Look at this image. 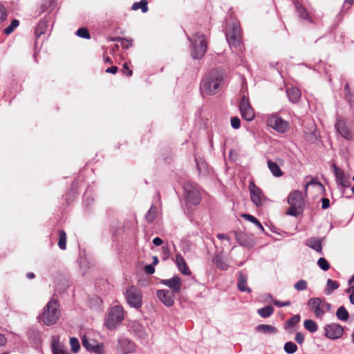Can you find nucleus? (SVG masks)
<instances>
[{
    "instance_id": "f257e3e1",
    "label": "nucleus",
    "mask_w": 354,
    "mask_h": 354,
    "mask_svg": "<svg viewBox=\"0 0 354 354\" xmlns=\"http://www.w3.org/2000/svg\"><path fill=\"white\" fill-rule=\"evenodd\" d=\"M225 75V71L223 68L212 69L203 78L201 82V93L208 95H213L218 93Z\"/></svg>"
},
{
    "instance_id": "f03ea898",
    "label": "nucleus",
    "mask_w": 354,
    "mask_h": 354,
    "mask_svg": "<svg viewBox=\"0 0 354 354\" xmlns=\"http://www.w3.org/2000/svg\"><path fill=\"white\" fill-rule=\"evenodd\" d=\"M226 40L232 50L240 48L242 44L241 28L236 21H232L227 26Z\"/></svg>"
},
{
    "instance_id": "7ed1b4c3",
    "label": "nucleus",
    "mask_w": 354,
    "mask_h": 354,
    "mask_svg": "<svg viewBox=\"0 0 354 354\" xmlns=\"http://www.w3.org/2000/svg\"><path fill=\"white\" fill-rule=\"evenodd\" d=\"M288 203L290 208L286 211V214L292 216H297L301 214L304 207L302 193L298 190L292 192L288 197Z\"/></svg>"
},
{
    "instance_id": "20e7f679",
    "label": "nucleus",
    "mask_w": 354,
    "mask_h": 354,
    "mask_svg": "<svg viewBox=\"0 0 354 354\" xmlns=\"http://www.w3.org/2000/svg\"><path fill=\"white\" fill-rule=\"evenodd\" d=\"M59 317V304L56 300H50L44 308L42 322L46 326H51L57 322Z\"/></svg>"
},
{
    "instance_id": "39448f33",
    "label": "nucleus",
    "mask_w": 354,
    "mask_h": 354,
    "mask_svg": "<svg viewBox=\"0 0 354 354\" xmlns=\"http://www.w3.org/2000/svg\"><path fill=\"white\" fill-rule=\"evenodd\" d=\"M192 45V56L194 59H201L207 50V41L204 34L196 32L194 40L188 37Z\"/></svg>"
},
{
    "instance_id": "423d86ee",
    "label": "nucleus",
    "mask_w": 354,
    "mask_h": 354,
    "mask_svg": "<svg viewBox=\"0 0 354 354\" xmlns=\"http://www.w3.org/2000/svg\"><path fill=\"white\" fill-rule=\"evenodd\" d=\"M123 319V308L120 306H115L110 310L105 324L109 330H115L122 324Z\"/></svg>"
},
{
    "instance_id": "0eeeda50",
    "label": "nucleus",
    "mask_w": 354,
    "mask_h": 354,
    "mask_svg": "<svg viewBox=\"0 0 354 354\" xmlns=\"http://www.w3.org/2000/svg\"><path fill=\"white\" fill-rule=\"evenodd\" d=\"M183 187L187 205H198L201 201V197L196 185L190 182H185Z\"/></svg>"
},
{
    "instance_id": "6e6552de",
    "label": "nucleus",
    "mask_w": 354,
    "mask_h": 354,
    "mask_svg": "<svg viewBox=\"0 0 354 354\" xmlns=\"http://www.w3.org/2000/svg\"><path fill=\"white\" fill-rule=\"evenodd\" d=\"M125 298L127 304L132 308L138 309L142 306V291L134 286H131L127 289Z\"/></svg>"
},
{
    "instance_id": "1a4fd4ad",
    "label": "nucleus",
    "mask_w": 354,
    "mask_h": 354,
    "mask_svg": "<svg viewBox=\"0 0 354 354\" xmlns=\"http://www.w3.org/2000/svg\"><path fill=\"white\" fill-rule=\"evenodd\" d=\"M267 125L278 133H286L290 129L289 122L277 114L270 115L266 120Z\"/></svg>"
},
{
    "instance_id": "9d476101",
    "label": "nucleus",
    "mask_w": 354,
    "mask_h": 354,
    "mask_svg": "<svg viewBox=\"0 0 354 354\" xmlns=\"http://www.w3.org/2000/svg\"><path fill=\"white\" fill-rule=\"evenodd\" d=\"M249 189L250 194V198L253 204L256 207L262 206L266 200V198L264 196L262 190L259 187H258L254 183V182L250 183Z\"/></svg>"
},
{
    "instance_id": "9b49d317",
    "label": "nucleus",
    "mask_w": 354,
    "mask_h": 354,
    "mask_svg": "<svg viewBox=\"0 0 354 354\" xmlns=\"http://www.w3.org/2000/svg\"><path fill=\"white\" fill-rule=\"evenodd\" d=\"M234 236L241 246L252 248L255 245L253 234H248L242 231H234Z\"/></svg>"
},
{
    "instance_id": "f8f14e48",
    "label": "nucleus",
    "mask_w": 354,
    "mask_h": 354,
    "mask_svg": "<svg viewBox=\"0 0 354 354\" xmlns=\"http://www.w3.org/2000/svg\"><path fill=\"white\" fill-rule=\"evenodd\" d=\"M334 173L335 176L336 182L342 190V194H344L346 188H348L351 185V182L349 176L345 174L344 171L340 168L337 167L335 165H333Z\"/></svg>"
},
{
    "instance_id": "ddd939ff",
    "label": "nucleus",
    "mask_w": 354,
    "mask_h": 354,
    "mask_svg": "<svg viewBox=\"0 0 354 354\" xmlns=\"http://www.w3.org/2000/svg\"><path fill=\"white\" fill-rule=\"evenodd\" d=\"M324 335L330 339H336L341 337L344 333L343 327L336 323L326 324L324 328Z\"/></svg>"
},
{
    "instance_id": "4468645a",
    "label": "nucleus",
    "mask_w": 354,
    "mask_h": 354,
    "mask_svg": "<svg viewBox=\"0 0 354 354\" xmlns=\"http://www.w3.org/2000/svg\"><path fill=\"white\" fill-rule=\"evenodd\" d=\"M239 109L242 118L247 121H252L254 118V112L250 104L249 100L245 95L242 97L239 104Z\"/></svg>"
},
{
    "instance_id": "2eb2a0df",
    "label": "nucleus",
    "mask_w": 354,
    "mask_h": 354,
    "mask_svg": "<svg viewBox=\"0 0 354 354\" xmlns=\"http://www.w3.org/2000/svg\"><path fill=\"white\" fill-rule=\"evenodd\" d=\"M307 305L312 312L314 313L315 317L322 319L325 314V310L322 309V299L320 297L310 298Z\"/></svg>"
},
{
    "instance_id": "dca6fc26",
    "label": "nucleus",
    "mask_w": 354,
    "mask_h": 354,
    "mask_svg": "<svg viewBox=\"0 0 354 354\" xmlns=\"http://www.w3.org/2000/svg\"><path fill=\"white\" fill-rule=\"evenodd\" d=\"M136 344L128 338L118 339L117 349L121 354H129L136 351Z\"/></svg>"
},
{
    "instance_id": "f3484780",
    "label": "nucleus",
    "mask_w": 354,
    "mask_h": 354,
    "mask_svg": "<svg viewBox=\"0 0 354 354\" xmlns=\"http://www.w3.org/2000/svg\"><path fill=\"white\" fill-rule=\"evenodd\" d=\"M173 292L169 290H158L156 295L159 300L166 306L170 307L174 304V296Z\"/></svg>"
},
{
    "instance_id": "a211bd4d",
    "label": "nucleus",
    "mask_w": 354,
    "mask_h": 354,
    "mask_svg": "<svg viewBox=\"0 0 354 354\" xmlns=\"http://www.w3.org/2000/svg\"><path fill=\"white\" fill-rule=\"evenodd\" d=\"M161 283L170 288V291L178 293L181 290L182 281L178 276H174L171 279L161 280Z\"/></svg>"
},
{
    "instance_id": "6ab92c4d",
    "label": "nucleus",
    "mask_w": 354,
    "mask_h": 354,
    "mask_svg": "<svg viewBox=\"0 0 354 354\" xmlns=\"http://www.w3.org/2000/svg\"><path fill=\"white\" fill-rule=\"evenodd\" d=\"M335 129L337 131V132L344 138L346 140H351L352 139V134L351 133L350 129L348 128V127L346 125V123L344 120L342 118H337L336 122H335Z\"/></svg>"
},
{
    "instance_id": "aec40b11",
    "label": "nucleus",
    "mask_w": 354,
    "mask_h": 354,
    "mask_svg": "<svg viewBox=\"0 0 354 354\" xmlns=\"http://www.w3.org/2000/svg\"><path fill=\"white\" fill-rule=\"evenodd\" d=\"M176 264L179 271L184 275H190L191 271L189 269L187 263L180 254L176 255Z\"/></svg>"
},
{
    "instance_id": "412c9836",
    "label": "nucleus",
    "mask_w": 354,
    "mask_h": 354,
    "mask_svg": "<svg viewBox=\"0 0 354 354\" xmlns=\"http://www.w3.org/2000/svg\"><path fill=\"white\" fill-rule=\"evenodd\" d=\"M248 276L240 271L238 273L237 288L241 292H251V289L247 286Z\"/></svg>"
},
{
    "instance_id": "4be33fe9",
    "label": "nucleus",
    "mask_w": 354,
    "mask_h": 354,
    "mask_svg": "<svg viewBox=\"0 0 354 354\" xmlns=\"http://www.w3.org/2000/svg\"><path fill=\"white\" fill-rule=\"evenodd\" d=\"M131 328L136 335L142 339H146L148 334L144 326L138 322H133L131 325Z\"/></svg>"
},
{
    "instance_id": "5701e85b",
    "label": "nucleus",
    "mask_w": 354,
    "mask_h": 354,
    "mask_svg": "<svg viewBox=\"0 0 354 354\" xmlns=\"http://www.w3.org/2000/svg\"><path fill=\"white\" fill-rule=\"evenodd\" d=\"M256 331L266 335H274L278 330L275 326L268 324H259L255 328Z\"/></svg>"
},
{
    "instance_id": "b1692460",
    "label": "nucleus",
    "mask_w": 354,
    "mask_h": 354,
    "mask_svg": "<svg viewBox=\"0 0 354 354\" xmlns=\"http://www.w3.org/2000/svg\"><path fill=\"white\" fill-rule=\"evenodd\" d=\"M286 95L292 103H297L301 97V91L299 88L292 87L286 89Z\"/></svg>"
},
{
    "instance_id": "393cba45",
    "label": "nucleus",
    "mask_w": 354,
    "mask_h": 354,
    "mask_svg": "<svg viewBox=\"0 0 354 354\" xmlns=\"http://www.w3.org/2000/svg\"><path fill=\"white\" fill-rule=\"evenodd\" d=\"M212 261L219 270H227L229 268L227 262L223 258L221 253L216 254Z\"/></svg>"
},
{
    "instance_id": "a878e982",
    "label": "nucleus",
    "mask_w": 354,
    "mask_h": 354,
    "mask_svg": "<svg viewBox=\"0 0 354 354\" xmlns=\"http://www.w3.org/2000/svg\"><path fill=\"white\" fill-rule=\"evenodd\" d=\"M306 245L316 252L322 253V242L319 239L316 237L308 239L306 241Z\"/></svg>"
},
{
    "instance_id": "bb28decb",
    "label": "nucleus",
    "mask_w": 354,
    "mask_h": 354,
    "mask_svg": "<svg viewBox=\"0 0 354 354\" xmlns=\"http://www.w3.org/2000/svg\"><path fill=\"white\" fill-rule=\"evenodd\" d=\"M295 7L298 15L300 18L312 22L311 18L308 13L306 9L302 6L299 1H295Z\"/></svg>"
},
{
    "instance_id": "cd10ccee",
    "label": "nucleus",
    "mask_w": 354,
    "mask_h": 354,
    "mask_svg": "<svg viewBox=\"0 0 354 354\" xmlns=\"http://www.w3.org/2000/svg\"><path fill=\"white\" fill-rule=\"evenodd\" d=\"M51 349L53 354H70L63 345L55 339L52 341Z\"/></svg>"
},
{
    "instance_id": "c85d7f7f",
    "label": "nucleus",
    "mask_w": 354,
    "mask_h": 354,
    "mask_svg": "<svg viewBox=\"0 0 354 354\" xmlns=\"http://www.w3.org/2000/svg\"><path fill=\"white\" fill-rule=\"evenodd\" d=\"M268 167L274 176L279 177L283 175L281 169L276 162L269 160H268Z\"/></svg>"
},
{
    "instance_id": "c756f323",
    "label": "nucleus",
    "mask_w": 354,
    "mask_h": 354,
    "mask_svg": "<svg viewBox=\"0 0 354 354\" xmlns=\"http://www.w3.org/2000/svg\"><path fill=\"white\" fill-rule=\"evenodd\" d=\"M274 308L272 306H266L257 310L258 315L263 317L267 318L270 317L274 313Z\"/></svg>"
},
{
    "instance_id": "7c9ffc66",
    "label": "nucleus",
    "mask_w": 354,
    "mask_h": 354,
    "mask_svg": "<svg viewBox=\"0 0 354 354\" xmlns=\"http://www.w3.org/2000/svg\"><path fill=\"white\" fill-rule=\"evenodd\" d=\"M47 29V23L45 20H40L35 28V35L37 38L44 34Z\"/></svg>"
},
{
    "instance_id": "2f4dec72",
    "label": "nucleus",
    "mask_w": 354,
    "mask_h": 354,
    "mask_svg": "<svg viewBox=\"0 0 354 354\" xmlns=\"http://www.w3.org/2000/svg\"><path fill=\"white\" fill-rule=\"evenodd\" d=\"M339 283L337 281H333L328 279L326 282V288L325 289V293L328 295L332 294V292L339 288Z\"/></svg>"
},
{
    "instance_id": "473e14b6",
    "label": "nucleus",
    "mask_w": 354,
    "mask_h": 354,
    "mask_svg": "<svg viewBox=\"0 0 354 354\" xmlns=\"http://www.w3.org/2000/svg\"><path fill=\"white\" fill-rule=\"evenodd\" d=\"M336 317L340 321H347L349 318V313L346 308L342 306L336 311Z\"/></svg>"
},
{
    "instance_id": "72a5a7b5",
    "label": "nucleus",
    "mask_w": 354,
    "mask_h": 354,
    "mask_svg": "<svg viewBox=\"0 0 354 354\" xmlns=\"http://www.w3.org/2000/svg\"><path fill=\"white\" fill-rule=\"evenodd\" d=\"M241 216L254 224L261 232L265 231L264 227L255 216L248 214H243Z\"/></svg>"
},
{
    "instance_id": "f704fd0d",
    "label": "nucleus",
    "mask_w": 354,
    "mask_h": 354,
    "mask_svg": "<svg viewBox=\"0 0 354 354\" xmlns=\"http://www.w3.org/2000/svg\"><path fill=\"white\" fill-rule=\"evenodd\" d=\"M148 2L147 0H141L138 2H135L131 7L133 10H137L139 8L141 9L143 13H145L148 11Z\"/></svg>"
},
{
    "instance_id": "c9c22d12",
    "label": "nucleus",
    "mask_w": 354,
    "mask_h": 354,
    "mask_svg": "<svg viewBox=\"0 0 354 354\" xmlns=\"http://www.w3.org/2000/svg\"><path fill=\"white\" fill-rule=\"evenodd\" d=\"M299 322V315H295L286 322V323L284 324V329L288 330L290 328H292L295 326Z\"/></svg>"
},
{
    "instance_id": "e433bc0d",
    "label": "nucleus",
    "mask_w": 354,
    "mask_h": 354,
    "mask_svg": "<svg viewBox=\"0 0 354 354\" xmlns=\"http://www.w3.org/2000/svg\"><path fill=\"white\" fill-rule=\"evenodd\" d=\"M58 246L62 250L66 248V233L63 230H59Z\"/></svg>"
},
{
    "instance_id": "4c0bfd02",
    "label": "nucleus",
    "mask_w": 354,
    "mask_h": 354,
    "mask_svg": "<svg viewBox=\"0 0 354 354\" xmlns=\"http://www.w3.org/2000/svg\"><path fill=\"white\" fill-rule=\"evenodd\" d=\"M304 328L310 333H315L318 329L317 323L313 319H306L304 322Z\"/></svg>"
},
{
    "instance_id": "58836bf2",
    "label": "nucleus",
    "mask_w": 354,
    "mask_h": 354,
    "mask_svg": "<svg viewBox=\"0 0 354 354\" xmlns=\"http://www.w3.org/2000/svg\"><path fill=\"white\" fill-rule=\"evenodd\" d=\"M284 351L288 354H293L297 351V346L292 342H288L283 346Z\"/></svg>"
},
{
    "instance_id": "ea45409f",
    "label": "nucleus",
    "mask_w": 354,
    "mask_h": 354,
    "mask_svg": "<svg viewBox=\"0 0 354 354\" xmlns=\"http://www.w3.org/2000/svg\"><path fill=\"white\" fill-rule=\"evenodd\" d=\"M19 21L17 19H12L10 24L3 30L6 35H9L19 26Z\"/></svg>"
},
{
    "instance_id": "a19ab883",
    "label": "nucleus",
    "mask_w": 354,
    "mask_h": 354,
    "mask_svg": "<svg viewBox=\"0 0 354 354\" xmlns=\"http://www.w3.org/2000/svg\"><path fill=\"white\" fill-rule=\"evenodd\" d=\"M70 345L71 347V351L76 353L79 351L80 345L79 340L76 337H71L70 338Z\"/></svg>"
},
{
    "instance_id": "79ce46f5",
    "label": "nucleus",
    "mask_w": 354,
    "mask_h": 354,
    "mask_svg": "<svg viewBox=\"0 0 354 354\" xmlns=\"http://www.w3.org/2000/svg\"><path fill=\"white\" fill-rule=\"evenodd\" d=\"M82 343L83 346L88 351L92 348V346L95 344V342L93 339H88L86 335H84L82 339Z\"/></svg>"
},
{
    "instance_id": "37998d69",
    "label": "nucleus",
    "mask_w": 354,
    "mask_h": 354,
    "mask_svg": "<svg viewBox=\"0 0 354 354\" xmlns=\"http://www.w3.org/2000/svg\"><path fill=\"white\" fill-rule=\"evenodd\" d=\"M318 266L324 271H327L330 268V264L328 261L324 258L320 257L317 261Z\"/></svg>"
},
{
    "instance_id": "c03bdc74",
    "label": "nucleus",
    "mask_w": 354,
    "mask_h": 354,
    "mask_svg": "<svg viewBox=\"0 0 354 354\" xmlns=\"http://www.w3.org/2000/svg\"><path fill=\"white\" fill-rule=\"evenodd\" d=\"M308 283L304 279H300L295 283L294 288L298 291H303L307 288Z\"/></svg>"
},
{
    "instance_id": "a18cd8bd",
    "label": "nucleus",
    "mask_w": 354,
    "mask_h": 354,
    "mask_svg": "<svg viewBox=\"0 0 354 354\" xmlns=\"http://www.w3.org/2000/svg\"><path fill=\"white\" fill-rule=\"evenodd\" d=\"M76 35L78 37L84 38V39H90L91 38L90 33L86 28H80L77 30Z\"/></svg>"
},
{
    "instance_id": "49530a36",
    "label": "nucleus",
    "mask_w": 354,
    "mask_h": 354,
    "mask_svg": "<svg viewBox=\"0 0 354 354\" xmlns=\"http://www.w3.org/2000/svg\"><path fill=\"white\" fill-rule=\"evenodd\" d=\"M91 352H93L95 354H102L104 351V347L102 344H95L92 346Z\"/></svg>"
},
{
    "instance_id": "de8ad7c7",
    "label": "nucleus",
    "mask_w": 354,
    "mask_h": 354,
    "mask_svg": "<svg viewBox=\"0 0 354 354\" xmlns=\"http://www.w3.org/2000/svg\"><path fill=\"white\" fill-rule=\"evenodd\" d=\"M91 352H93L95 354H102L104 351V347L102 344H95L92 346Z\"/></svg>"
},
{
    "instance_id": "09e8293b",
    "label": "nucleus",
    "mask_w": 354,
    "mask_h": 354,
    "mask_svg": "<svg viewBox=\"0 0 354 354\" xmlns=\"http://www.w3.org/2000/svg\"><path fill=\"white\" fill-rule=\"evenodd\" d=\"M156 216V212L153 210V207L148 210L147 213L145 215V218L148 222L152 223Z\"/></svg>"
},
{
    "instance_id": "8fccbe9b",
    "label": "nucleus",
    "mask_w": 354,
    "mask_h": 354,
    "mask_svg": "<svg viewBox=\"0 0 354 354\" xmlns=\"http://www.w3.org/2000/svg\"><path fill=\"white\" fill-rule=\"evenodd\" d=\"M84 203L86 206L89 207L93 202L94 199L91 196L88 191L83 196Z\"/></svg>"
},
{
    "instance_id": "3c124183",
    "label": "nucleus",
    "mask_w": 354,
    "mask_h": 354,
    "mask_svg": "<svg viewBox=\"0 0 354 354\" xmlns=\"http://www.w3.org/2000/svg\"><path fill=\"white\" fill-rule=\"evenodd\" d=\"M231 126L234 129H238L241 126V120L238 117L231 118Z\"/></svg>"
},
{
    "instance_id": "603ef678",
    "label": "nucleus",
    "mask_w": 354,
    "mask_h": 354,
    "mask_svg": "<svg viewBox=\"0 0 354 354\" xmlns=\"http://www.w3.org/2000/svg\"><path fill=\"white\" fill-rule=\"evenodd\" d=\"M6 9L3 5L0 4V24L2 23L4 20H6Z\"/></svg>"
},
{
    "instance_id": "864d4df0",
    "label": "nucleus",
    "mask_w": 354,
    "mask_h": 354,
    "mask_svg": "<svg viewBox=\"0 0 354 354\" xmlns=\"http://www.w3.org/2000/svg\"><path fill=\"white\" fill-rule=\"evenodd\" d=\"M272 303L279 308L289 306L290 305V301H289L281 302L276 299H272Z\"/></svg>"
},
{
    "instance_id": "5fc2aeb1",
    "label": "nucleus",
    "mask_w": 354,
    "mask_h": 354,
    "mask_svg": "<svg viewBox=\"0 0 354 354\" xmlns=\"http://www.w3.org/2000/svg\"><path fill=\"white\" fill-rule=\"evenodd\" d=\"M196 162L198 172L202 174H205V173L207 171H206V165L203 162L201 164H200L197 159H196Z\"/></svg>"
},
{
    "instance_id": "6e6d98bb",
    "label": "nucleus",
    "mask_w": 354,
    "mask_h": 354,
    "mask_svg": "<svg viewBox=\"0 0 354 354\" xmlns=\"http://www.w3.org/2000/svg\"><path fill=\"white\" fill-rule=\"evenodd\" d=\"M305 337L303 333L298 332L296 333L295 340L299 344H302L304 342Z\"/></svg>"
},
{
    "instance_id": "4d7b16f0",
    "label": "nucleus",
    "mask_w": 354,
    "mask_h": 354,
    "mask_svg": "<svg viewBox=\"0 0 354 354\" xmlns=\"http://www.w3.org/2000/svg\"><path fill=\"white\" fill-rule=\"evenodd\" d=\"M122 73L128 77H130L132 75V71L129 68L128 64L124 63L122 66Z\"/></svg>"
},
{
    "instance_id": "13d9d810",
    "label": "nucleus",
    "mask_w": 354,
    "mask_h": 354,
    "mask_svg": "<svg viewBox=\"0 0 354 354\" xmlns=\"http://www.w3.org/2000/svg\"><path fill=\"white\" fill-rule=\"evenodd\" d=\"M132 39H127L125 38V39L121 42V46L123 48L128 49L132 46Z\"/></svg>"
},
{
    "instance_id": "bf43d9fd",
    "label": "nucleus",
    "mask_w": 354,
    "mask_h": 354,
    "mask_svg": "<svg viewBox=\"0 0 354 354\" xmlns=\"http://www.w3.org/2000/svg\"><path fill=\"white\" fill-rule=\"evenodd\" d=\"M330 206V201L327 198H322V208L326 209L328 208Z\"/></svg>"
},
{
    "instance_id": "052dcab7",
    "label": "nucleus",
    "mask_w": 354,
    "mask_h": 354,
    "mask_svg": "<svg viewBox=\"0 0 354 354\" xmlns=\"http://www.w3.org/2000/svg\"><path fill=\"white\" fill-rule=\"evenodd\" d=\"M322 309L325 310V313L331 310V304L326 302L324 299H322Z\"/></svg>"
},
{
    "instance_id": "680f3d73",
    "label": "nucleus",
    "mask_w": 354,
    "mask_h": 354,
    "mask_svg": "<svg viewBox=\"0 0 354 354\" xmlns=\"http://www.w3.org/2000/svg\"><path fill=\"white\" fill-rule=\"evenodd\" d=\"M344 91H345V97L348 100L351 101V95L350 93V88L348 84H346L344 86Z\"/></svg>"
},
{
    "instance_id": "e2e57ef3",
    "label": "nucleus",
    "mask_w": 354,
    "mask_h": 354,
    "mask_svg": "<svg viewBox=\"0 0 354 354\" xmlns=\"http://www.w3.org/2000/svg\"><path fill=\"white\" fill-rule=\"evenodd\" d=\"M145 271L146 273L151 274H153L155 272V268L153 265H147L145 267Z\"/></svg>"
},
{
    "instance_id": "0e129e2a",
    "label": "nucleus",
    "mask_w": 354,
    "mask_h": 354,
    "mask_svg": "<svg viewBox=\"0 0 354 354\" xmlns=\"http://www.w3.org/2000/svg\"><path fill=\"white\" fill-rule=\"evenodd\" d=\"M315 185L319 186L320 188L324 189V185L320 182H319L318 180L316 178L312 179L311 181L307 185Z\"/></svg>"
},
{
    "instance_id": "69168bd1",
    "label": "nucleus",
    "mask_w": 354,
    "mask_h": 354,
    "mask_svg": "<svg viewBox=\"0 0 354 354\" xmlns=\"http://www.w3.org/2000/svg\"><path fill=\"white\" fill-rule=\"evenodd\" d=\"M118 68L117 66H113L110 68H108L106 69L105 72L106 73H112V74H115L117 73Z\"/></svg>"
},
{
    "instance_id": "338daca9",
    "label": "nucleus",
    "mask_w": 354,
    "mask_h": 354,
    "mask_svg": "<svg viewBox=\"0 0 354 354\" xmlns=\"http://www.w3.org/2000/svg\"><path fill=\"white\" fill-rule=\"evenodd\" d=\"M49 6H50L49 3H44L41 4V7H40L41 10L39 11V14L44 12L48 8Z\"/></svg>"
},
{
    "instance_id": "774afa93",
    "label": "nucleus",
    "mask_w": 354,
    "mask_h": 354,
    "mask_svg": "<svg viewBox=\"0 0 354 354\" xmlns=\"http://www.w3.org/2000/svg\"><path fill=\"white\" fill-rule=\"evenodd\" d=\"M152 242L156 246H159L163 241L160 237H156L153 239Z\"/></svg>"
}]
</instances>
